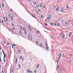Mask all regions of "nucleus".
<instances>
[{"instance_id":"58","label":"nucleus","mask_w":73,"mask_h":73,"mask_svg":"<svg viewBox=\"0 0 73 73\" xmlns=\"http://www.w3.org/2000/svg\"><path fill=\"white\" fill-rule=\"evenodd\" d=\"M11 16V15L10 14H9V16Z\"/></svg>"},{"instance_id":"50","label":"nucleus","mask_w":73,"mask_h":73,"mask_svg":"<svg viewBox=\"0 0 73 73\" xmlns=\"http://www.w3.org/2000/svg\"><path fill=\"white\" fill-rule=\"evenodd\" d=\"M65 24H66V25H67V23H66V22L65 23Z\"/></svg>"},{"instance_id":"7","label":"nucleus","mask_w":73,"mask_h":73,"mask_svg":"<svg viewBox=\"0 0 73 73\" xmlns=\"http://www.w3.org/2000/svg\"><path fill=\"white\" fill-rule=\"evenodd\" d=\"M59 10V8H57L56 9V11L57 12H58V10Z\"/></svg>"},{"instance_id":"15","label":"nucleus","mask_w":73,"mask_h":73,"mask_svg":"<svg viewBox=\"0 0 73 73\" xmlns=\"http://www.w3.org/2000/svg\"><path fill=\"white\" fill-rule=\"evenodd\" d=\"M40 47H43L41 43H40Z\"/></svg>"},{"instance_id":"1","label":"nucleus","mask_w":73,"mask_h":73,"mask_svg":"<svg viewBox=\"0 0 73 73\" xmlns=\"http://www.w3.org/2000/svg\"><path fill=\"white\" fill-rule=\"evenodd\" d=\"M46 50H48L49 47L48 45V44H47V40H46Z\"/></svg>"},{"instance_id":"18","label":"nucleus","mask_w":73,"mask_h":73,"mask_svg":"<svg viewBox=\"0 0 73 73\" xmlns=\"http://www.w3.org/2000/svg\"><path fill=\"white\" fill-rule=\"evenodd\" d=\"M58 68H59V65H57V69H58Z\"/></svg>"},{"instance_id":"10","label":"nucleus","mask_w":73,"mask_h":73,"mask_svg":"<svg viewBox=\"0 0 73 73\" xmlns=\"http://www.w3.org/2000/svg\"><path fill=\"white\" fill-rule=\"evenodd\" d=\"M60 58L59 59V58H58V60L57 61V63H58V61H60Z\"/></svg>"},{"instance_id":"14","label":"nucleus","mask_w":73,"mask_h":73,"mask_svg":"<svg viewBox=\"0 0 73 73\" xmlns=\"http://www.w3.org/2000/svg\"><path fill=\"white\" fill-rule=\"evenodd\" d=\"M30 37V34H29V40H30V39H29Z\"/></svg>"},{"instance_id":"6","label":"nucleus","mask_w":73,"mask_h":73,"mask_svg":"<svg viewBox=\"0 0 73 73\" xmlns=\"http://www.w3.org/2000/svg\"><path fill=\"white\" fill-rule=\"evenodd\" d=\"M30 15H31V16H32L33 17H34V18H35V19H36V17L34 16V15H33L31 14H30Z\"/></svg>"},{"instance_id":"32","label":"nucleus","mask_w":73,"mask_h":73,"mask_svg":"<svg viewBox=\"0 0 73 73\" xmlns=\"http://www.w3.org/2000/svg\"><path fill=\"white\" fill-rule=\"evenodd\" d=\"M51 25H53V23H51Z\"/></svg>"},{"instance_id":"4","label":"nucleus","mask_w":73,"mask_h":73,"mask_svg":"<svg viewBox=\"0 0 73 73\" xmlns=\"http://www.w3.org/2000/svg\"><path fill=\"white\" fill-rule=\"evenodd\" d=\"M5 57H6L5 55H4L3 61L5 62Z\"/></svg>"},{"instance_id":"22","label":"nucleus","mask_w":73,"mask_h":73,"mask_svg":"<svg viewBox=\"0 0 73 73\" xmlns=\"http://www.w3.org/2000/svg\"><path fill=\"white\" fill-rule=\"evenodd\" d=\"M72 35V33H71L70 35H69V37H70V36H71V35Z\"/></svg>"},{"instance_id":"55","label":"nucleus","mask_w":73,"mask_h":73,"mask_svg":"<svg viewBox=\"0 0 73 73\" xmlns=\"http://www.w3.org/2000/svg\"><path fill=\"white\" fill-rule=\"evenodd\" d=\"M22 60H24V58H22Z\"/></svg>"},{"instance_id":"63","label":"nucleus","mask_w":73,"mask_h":73,"mask_svg":"<svg viewBox=\"0 0 73 73\" xmlns=\"http://www.w3.org/2000/svg\"><path fill=\"white\" fill-rule=\"evenodd\" d=\"M36 2H35V3H34V4H36Z\"/></svg>"},{"instance_id":"41","label":"nucleus","mask_w":73,"mask_h":73,"mask_svg":"<svg viewBox=\"0 0 73 73\" xmlns=\"http://www.w3.org/2000/svg\"><path fill=\"white\" fill-rule=\"evenodd\" d=\"M20 58H21H21H22V56H21L20 57Z\"/></svg>"},{"instance_id":"60","label":"nucleus","mask_w":73,"mask_h":73,"mask_svg":"<svg viewBox=\"0 0 73 73\" xmlns=\"http://www.w3.org/2000/svg\"><path fill=\"white\" fill-rule=\"evenodd\" d=\"M4 43H5V44H6V42H4Z\"/></svg>"},{"instance_id":"9","label":"nucleus","mask_w":73,"mask_h":73,"mask_svg":"<svg viewBox=\"0 0 73 73\" xmlns=\"http://www.w3.org/2000/svg\"><path fill=\"white\" fill-rule=\"evenodd\" d=\"M61 54L60 53V56H59V58H61Z\"/></svg>"},{"instance_id":"11","label":"nucleus","mask_w":73,"mask_h":73,"mask_svg":"<svg viewBox=\"0 0 73 73\" xmlns=\"http://www.w3.org/2000/svg\"><path fill=\"white\" fill-rule=\"evenodd\" d=\"M40 66V64H38V66H37V68L38 69V68H39V66Z\"/></svg>"},{"instance_id":"31","label":"nucleus","mask_w":73,"mask_h":73,"mask_svg":"<svg viewBox=\"0 0 73 73\" xmlns=\"http://www.w3.org/2000/svg\"><path fill=\"white\" fill-rule=\"evenodd\" d=\"M72 54H71L70 56V57H72Z\"/></svg>"},{"instance_id":"51","label":"nucleus","mask_w":73,"mask_h":73,"mask_svg":"<svg viewBox=\"0 0 73 73\" xmlns=\"http://www.w3.org/2000/svg\"><path fill=\"white\" fill-rule=\"evenodd\" d=\"M35 73H36V71H35Z\"/></svg>"},{"instance_id":"56","label":"nucleus","mask_w":73,"mask_h":73,"mask_svg":"<svg viewBox=\"0 0 73 73\" xmlns=\"http://www.w3.org/2000/svg\"><path fill=\"white\" fill-rule=\"evenodd\" d=\"M54 8H56V7L54 6Z\"/></svg>"},{"instance_id":"19","label":"nucleus","mask_w":73,"mask_h":73,"mask_svg":"<svg viewBox=\"0 0 73 73\" xmlns=\"http://www.w3.org/2000/svg\"><path fill=\"white\" fill-rule=\"evenodd\" d=\"M14 72V68H13L12 69V72Z\"/></svg>"},{"instance_id":"53","label":"nucleus","mask_w":73,"mask_h":73,"mask_svg":"<svg viewBox=\"0 0 73 73\" xmlns=\"http://www.w3.org/2000/svg\"><path fill=\"white\" fill-rule=\"evenodd\" d=\"M29 28H30L31 27V26H29Z\"/></svg>"},{"instance_id":"12","label":"nucleus","mask_w":73,"mask_h":73,"mask_svg":"<svg viewBox=\"0 0 73 73\" xmlns=\"http://www.w3.org/2000/svg\"><path fill=\"white\" fill-rule=\"evenodd\" d=\"M32 37L33 36H32V35L31 36V41H32Z\"/></svg>"},{"instance_id":"27","label":"nucleus","mask_w":73,"mask_h":73,"mask_svg":"<svg viewBox=\"0 0 73 73\" xmlns=\"http://www.w3.org/2000/svg\"><path fill=\"white\" fill-rule=\"evenodd\" d=\"M71 61H72V60H70V61H68V62H71Z\"/></svg>"},{"instance_id":"45","label":"nucleus","mask_w":73,"mask_h":73,"mask_svg":"<svg viewBox=\"0 0 73 73\" xmlns=\"http://www.w3.org/2000/svg\"><path fill=\"white\" fill-rule=\"evenodd\" d=\"M1 5H0V8H1Z\"/></svg>"},{"instance_id":"47","label":"nucleus","mask_w":73,"mask_h":73,"mask_svg":"<svg viewBox=\"0 0 73 73\" xmlns=\"http://www.w3.org/2000/svg\"><path fill=\"white\" fill-rule=\"evenodd\" d=\"M61 12H63V11L62 10V11H61Z\"/></svg>"},{"instance_id":"37","label":"nucleus","mask_w":73,"mask_h":73,"mask_svg":"<svg viewBox=\"0 0 73 73\" xmlns=\"http://www.w3.org/2000/svg\"><path fill=\"white\" fill-rule=\"evenodd\" d=\"M54 25H55L56 26V25H57V24H56V23H55Z\"/></svg>"},{"instance_id":"36","label":"nucleus","mask_w":73,"mask_h":73,"mask_svg":"<svg viewBox=\"0 0 73 73\" xmlns=\"http://www.w3.org/2000/svg\"><path fill=\"white\" fill-rule=\"evenodd\" d=\"M49 17H51V15H49Z\"/></svg>"},{"instance_id":"13","label":"nucleus","mask_w":73,"mask_h":73,"mask_svg":"<svg viewBox=\"0 0 73 73\" xmlns=\"http://www.w3.org/2000/svg\"><path fill=\"white\" fill-rule=\"evenodd\" d=\"M6 21H8V17H7L6 19Z\"/></svg>"},{"instance_id":"20","label":"nucleus","mask_w":73,"mask_h":73,"mask_svg":"<svg viewBox=\"0 0 73 73\" xmlns=\"http://www.w3.org/2000/svg\"><path fill=\"white\" fill-rule=\"evenodd\" d=\"M40 5H36V7H38Z\"/></svg>"},{"instance_id":"34","label":"nucleus","mask_w":73,"mask_h":73,"mask_svg":"<svg viewBox=\"0 0 73 73\" xmlns=\"http://www.w3.org/2000/svg\"><path fill=\"white\" fill-rule=\"evenodd\" d=\"M21 29H23V27H20Z\"/></svg>"},{"instance_id":"29","label":"nucleus","mask_w":73,"mask_h":73,"mask_svg":"<svg viewBox=\"0 0 73 73\" xmlns=\"http://www.w3.org/2000/svg\"><path fill=\"white\" fill-rule=\"evenodd\" d=\"M3 19L4 20H5V17H3Z\"/></svg>"},{"instance_id":"49","label":"nucleus","mask_w":73,"mask_h":73,"mask_svg":"<svg viewBox=\"0 0 73 73\" xmlns=\"http://www.w3.org/2000/svg\"><path fill=\"white\" fill-rule=\"evenodd\" d=\"M9 45V44L8 43L7 44V45Z\"/></svg>"},{"instance_id":"33","label":"nucleus","mask_w":73,"mask_h":73,"mask_svg":"<svg viewBox=\"0 0 73 73\" xmlns=\"http://www.w3.org/2000/svg\"><path fill=\"white\" fill-rule=\"evenodd\" d=\"M39 33V31H37V33H38V34Z\"/></svg>"},{"instance_id":"17","label":"nucleus","mask_w":73,"mask_h":73,"mask_svg":"<svg viewBox=\"0 0 73 73\" xmlns=\"http://www.w3.org/2000/svg\"><path fill=\"white\" fill-rule=\"evenodd\" d=\"M41 18H42V19H44V17H42V15H41Z\"/></svg>"},{"instance_id":"57","label":"nucleus","mask_w":73,"mask_h":73,"mask_svg":"<svg viewBox=\"0 0 73 73\" xmlns=\"http://www.w3.org/2000/svg\"><path fill=\"white\" fill-rule=\"evenodd\" d=\"M40 7H42V6L41 5H40Z\"/></svg>"},{"instance_id":"30","label":"nucleus","mask_w":73,"mask_h":73,"mask_svg":"<svg viewBox=\"0 0 73 73\" xmlns=\"http://www.w3.org/2000/svg\"><path fill=\"white\" fill-rule=\"evenodd\" d=\"M64 37H65V35H63V36H62V38H64Z\"/></svg>"},{"instance_id":"38","label":"nucleus","mask_w":73,"mask_h":73,"mask_svg":"<svg viewBox=\"0 0 73 73\" xmlns=\"http://www.w3.org/2000/svg\"><path fill=\"white\" fill-rule=\"evenodd\" d=\"M30 31H31L32 30V29H31V28H30Z\"/></svg>"},{"instance_id":"35","label":"nucleus","mask_w":73,"mask_h":73,"mask_svg":"<svg viewBox=\"0 0 73 73\" xmlns=\"http://www.w3.org/2000/svg\"><path fill=\"white\" fill-rule=\"evenodd\" d=\"M38 11H41V10H40V9H38Z\"/></svg>"},{"instance_id":"59","label":"nucleus","mask_w":73,"mask_h":73,"mask_svg":"<svg viewBox=\"0 0 73 73\" xmlns=\"http://www.w3.org/2000/svg\"><path fill=\"white\" fill-rule=\"evenodd\" d=\"M11 19H12V17H11Z\"/></svg>"},{"instance_id":"2","label":"nucleus","mask_w":73,"mask_h":73,"mask_svg":"<svg viewBox=\"0 0 73 73\" xmlns=\"http://www.w3.org/2000/svg\"><path fill=\"white\" fill-rule=\"evenodd\" d=\"M23 31H25V35H26L27 32L26 31V30L25 29V28H23Z\"/></svg>"},{"instance_id":"40","label":"nucleus","mask_w":73,"mask_h":73,"mask_svg":"<svg viewBox=\"0 0 73 73\" xmlns=\"http://www.w3.org/2000/svg\"><path fill=\"white\" fill-rule=\"evenodd\" d=\"M11 12H12V9L11 10Z\"/></svg>"},{"instance_id":"24","label":"nucleus","mask_w":73,"mask_h":73,"mask_svg":"<svg viewBox=\"0 0 73 73\" xmlns=\"http://www.w3.org/2000/svg\"><path fill=\"white\" fill-rule=\"evenodd\" d=\"M0 61L1 62V57H0Z\"/></svg>"},{"instance_id":"26","label":"nucleus","mask_w":73,"mask_h":73,"mask_svg":"<svg viewBox=\"0 0 73 73\" xmlns=\"http://www.w3.org/2000/svg\"><path fill=\"white\" fill-rule=\"evenodd\" d=\"M49 19H50L49 17H48L47 18V19H48V20H49Z\"/></svg>"},{"instance_id":"16","label":"nucleus","mask_w":73,"mask_h":73,"mask_svg":"<svg viewBox=\"0 0 73 73\" xmlns=\"http://www.w3.org/2000/svg\"><path fill=\"white\" fill-rule=\"evenodd\" d=\"M17 59L16 60V62H15V63L17 64Z\"/></svg>"},{"instance_id":"23","label":"nucleus","mask_w":73,"mask_h":73,"mask_svg":"<svg viewBox=\"0 0 73 73\" xmlns=\"http://www.w3.org/2000/svg\"><path fill=\"white\" fill-rule=\"evenodd\" d=\"M38 41L37 40V41H36V44L37 45H38Z\"/></svg>"},{"instance_id":"3","label":"nucleus","mask_w":73,"mask_h":73,"mask_svg":"<svg viewBox=\"0 0 73 73\" xmlns=\"http://www.w3.org/2000/svg\"><path fill=\"white\" fill-rule=\"evenodd\" d=\"M18 53H19V54H20V53H21V50L20 49L18 51Z\"/></svg>"},{"instance_id":"61","label":"nucleus","mask_w":73,"mask_h":73,"mask_svg":"<svg viewBox=\"0 0 73 73\" xmlns=\"http://www.w3.org/2000/svg\"><path fill=\"white\" fill-rule=\"evenodd\" d=\"M12 47L13 48H13H14L13 46H12Z\"/></svg>"},{"instance_id":"39","label":"nucleus","mask_w":73,"mask_h":73,"mask_svg":"<svg viewBox=\"0 0 73 73\" xmlns=\"http://www.w3.org/2000/svg\"><path fill=\"white\" fill-rule=\"evenodd\" d=\"M20 33H21L22 34L23 33H22L21 31H20Z\"/></svg>"},{"instance_id":"42","label":"nucleus","mask_w":73,"mask_h":73,"mask_svg":"<svg viewBox=\"0 0 73 73\" xmlns=\"http://www.w3.org/2000/svg\"><path fill=\"white\" fill-rule=\"evenodd\" d=\"M53 37H54V36H51V38H53Z\"/></svg>"},{"instance_id":"62","label":"nucleus","mask_w":73,"mask_h":73,"mask_svg":"<svg viewBox=\"0 0 73 73\" xmlns=\"http://www.w3.org/2000/svg\"><path fill=\"white\" fill-rule=\"evenodd\" d=\"M64 9V8H62V9Z\"/></svg>"},{"instance_id":"25","label":"nucleus","mask_w":73,"mask_h":73,"mask_svg":"<svg viewBox=\"0 0 73 73\" xmlns=\"http://www.w3.org/2000/svg\"><path fill=\"white\" fill-rule=\"evenodd\" d=\"M13 46H16V44H13Z\"/></svg>"},{"instance_id":"8","label":"nucleus","mask_w":73,"mask_h":73,"mask_svg":"<svg viewBox=\"0 0 73 73\" xmlns=\"http://www.w3.org/2000/svg\"><path fill=\"white\" fill-rule=\"evenodd\" d=\"M2 52H3V54H4V56L5 55V56H6V55H5V53H4V51L3 50Z\"/></svg>"},{"instance_id":"52","label":"nucleus","mask_w":73,"mask_h":73,"mask_svg":"<svg viewBox=\"0 0 73 73\" xmlns=\"http://www.w3.org/2000/svg\"><path fill=\"white\" fill-rule=\"evenodd\" d=\"M13 26H14V25H13V24L12 23V24Z\"/></svg>"},{"instance_id":"21","label":"nucleus","mask_w":73,"mask_h":73,"mask_svg":"<svg viewBox=\"0 0 73 73\" xmlns=\"http://www.w3.org/2000/svg\"><path fill=\"white\" fill-rule=\"evenodd\" d=\"M19 68H21V66H20V64H19Z\"/></svg>"},{"instance_id":"28","label":"nucleus","mask_w":73,"mask_h":73,"mask_svg":"<svg viewBox=\"0 0 73 73\" xmlns=\"http://www.w3.org/2000/svg\"><path fill=\"white\" fill-rule=\"evenodd\" d=\"M45 25H46V26H47V25H48V24L46 23L45 24Z\"/></svg>"},{"instance_id":"5","label":"nucleus","mask_w":73,"mask_h":73,"mask_svg":"<svg viewBox=\"0 0 73 73\" xmlns=\"http://www.w3.org/2000/svg\"><path fill=\"white\" fill-rule=\"evenodd\" d=\"M27 73H29V72H30L31 73H32V72L31 71H30L28 69L27 70Z\"/></svg>"},{"instance_id":"64","label":"nucleus","mask_w":73,"mask_h":73,"mask_svg":"<svg viewBox=\"0 0 73 73\" xmlns=\"http://www.w3.org/2000/svg\"><path fill=\"white\" fill-rule=\"evenodd\" d=\"M68 23H70V21H68Z\"/></svg>"},{"instance_id":"44","label":"nucleus","mask_w":73,"mask_h":73,"mask_svg":"<svg viewBox=\"0 0 73 73\" xmlns=\"http://www.w3.org/2000/svg\"><path fill=\"white\" fill-rule=\"evenodd\" d=\"M3 7H4V4H3Z\"/></svg>"},{"instance_id":"46","label":"nucleus","mask_w":73,"mask_h":73,"mask_svg":"<svg viewBox=\"0 0 73 73\" xmlns=\"http://www.w3.org/2000/svg\"><path fill=\"white\" fill-rule=\"evenodd\" d=\"M69 8V7L68 6L67 7V8Z\"/></svg>"},{"instance_id":"48","label":"nucleus","mask_w":73,"mask_h":73,"mask_svg":"<svg viewBox=\"0 0 73 73\" xmlns=\"http://www.w3.org/2000/svg\"><path fill=\"white\" fill-rule=\"evenodd\" d=\"M64 54H63V57H64Z\"/></svg>"},{"instance_id":"54","label":"nucleus","mask_w":73,"mask_h":73,"mask_svg":"<svg viewBox=\"0 0 73 73\" xmlns=\"http://www.w3.org/2000/svg\"><path fill=\"white\" fill-rule=\"evenodd\" d=\"M60 24H58V26H60Z\"/></svg>"},{"instance_id":"43","label":"nucleus","mask_w":73,"mask_h":73,"mask_svg":"<svg viewBox=\"0 0 73 73\" xmlns=\"http://www.w3.org/2000/svg\"><path fill=\"white\" fill-rule=\"evenodd\" d=\"M2 72L3 73H4V71H3V70H2Z\"/></svg>"}]
</instances>
